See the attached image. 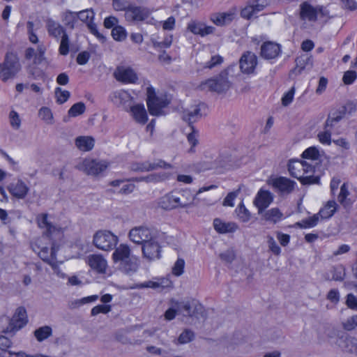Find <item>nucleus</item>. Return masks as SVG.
Here are the masks:
<instances>
[{
	"label": "nucleus",
	"mask_w": 357,
	"mask_h": 357,
	"mask_svg": "<svg viewBox=\"0 0 357 357\" xmlns=\"http://www.w3.org/2000/svg\"><path fill=\"white\" fill-rule=\"evenodd\" d=\"M130 241L137 244H144L153 238L150 230L144 227H139L132 229L129 232Z\"/></svg>",
	"instance_id": "nucleus-17"
},
{
	"label": "nucleus",
	"mask_w": 357,
	"mask_h": 357,
	"mask_svg": "<svg viewBox=\"0 0 357 357\" xmlns=\"http://www.w3.org/2000/svg\"><path fill=\"white\" fill-rule=\"evenodd\" d=\"M178 310L184 316L192 317L201 313L203 306L194 301L192 302L186 301L180 303Z\"/></svg>",
	"instance_id": "nucleus-21"
},
{
	"label": "nucleus",
	"mask_w": 357,
	"mask_h": 357,
	"mask_svg": "<svg viewBox=\"0 0 357 357\" xmlns=\"http://www.w3.org/2000/svg\"><path fill=\"white\" fill-rule=\"evenodd\" d=\"M107 167L102 161L86 159L83 161L82 168L89 175L96 176L102 173Z\"/></svg>",
	"instance_id": "nucleus-15"
},
{
	"label": "nucleus",
	"mask_w": 357,
	"mask_h": 357,
	"mask_svg": "<svg viewBox=\"0 0 357 357\" xmlns=\"http://www.w3.org/2000/svg\"><path fill=\"white\" fill-rule=\"evenodd\" d=\"M305 166L303 165V161L293 160L288 165V170L291 176L297 178L298 180L301 177L302 169Z\"/></svg>",
	"instance_id": "nucleus-33"
},
{
	"label": "nucleus",
	"mask_w": 357,
	"mask_h": 357,
	"mask_svg": "<svg viewBox=\"0 0 357 357\" xmlns=\"http://www.w3.org/2000/svg\"><path fill=\"white\" fill-rule=\"evenodd\" d=\"M112 254V259L114 263L119 262V269L128 275L135 273L139 268L138 259L131 255V250L128 245L120 244L115 248Z\"/></svg>",
	"instance_id": "nucleus-1"
},
{
	"label": "nucleus",
	"mask_w": 357,
	"mask_h": 357,
	"mask_svg": "<svg viewBox=\"0 0 357 357\" xmlns=\"http://www.w3.org/2000/svg\"><path fill=\"white\" fill-rule=\"evenodd\" d=\"M195 337V333L192 330L186 328L180 334L177 339V342L181 344H187L192 342Z\"/></svg>",
	"instance_id": "nucleus-38"
},
{
	"label": "nucleus",
	"mask_w": 357,
	"mask_h": 357,
	"mask_svg": "<svg viewBox=\"0 0 357 357\" xmlns=\"http://www.w3.org/2000/svg\"><path fill=\"white\" fill-rule=\"evenodd\" d=\"M295 93V87L292 86L289 91L285 93L282 98V105L284 107L289 105L293 100Z\"/></svg>",
	"instance_id": "nucleus-60"
},
{
	"label": "nucleus",
	"mask_w": 357,
	"mask_h": 357,
	"mask_svg": "<svg viewBox=\"0 0 357 357\" xmlns=\"http://www.w3.org/2000/svg\"><path fill=\"white\" fill-rule=\"evenodd\" d=\"M149 15V10L141 6H128L125 13V18L130 22L144 21L146 20Z\"/></svg>",
	"instance_id": "nucleus-10"
},
{
	"label": "nucleus",
	"mask_w": 357,
	"mask_h": 357,
	"mask_svg": "<svg viewBox=\"0 0 357 357\" xmlns=\"http://www.w3.org/2000/svg\"><path fill=\"white\" fill-rule=\"evenodd\" d=\"M192 132H190L188 136V141L191 144V147L189 150L190 152H194V147L198 144V131L195 129L193 126H191Z\"/></svg>",
	"instance_id": "nucleus-53"
},
{
	"label": "nucleus",
	"mask_w": 357,
	"mask_h": 357,
	"mask_svg": "<svg viewBox=\"0 0 357 357\" xmlns=\"http://www.w3.org/2000/svg\"><path fill=\"white\" fill-rule=\"evenodd\" d=\"M63 22L65 26L70 29H73L75 26V24L77 22V12H73L67 10L63 13Z\"/></svg>",
	"instance_id": "nucleus-35"
},
{
	"label": "nucleus",
	"mask_w": 357,
	"mask_h": 357,
	"mask_svg": "<svg viewBox=\"0 0 357 357\" xmlns=\"http://www.w3.org/2000/svg\"><path fill=\"white\" fill-rule=\"evenodd\" d=\"M88 264L90 267L98 273H105L107 268L106 260L99 255H92L88 257Z\"/></svg>",
	"instance_id": "nucleus-24"
},
{
	"label": "nucleus",
	"mask_w": 357,
	"mask_h": 357,
	"mask_svg": "<svg viewBox=\"0 0 357 357\" xmlns=\"http://www.w3.org/2000/svg\"><path fill=\"white\" fill-rule=\"evenodd\" d=\"M344 116L345 114H344V112H342V110L339 108L337 110L329 114L326 119V126H331V122L337 123L343 119Z\"/></svg>",
	"instance_id": "nucleus-48"
},
{
	"label": "nucleus",
	"mask_w": 357,
	"mask_h": 357,
	"mask_svg": "<svg viewBox=\"0 0 357 357\" xmlns=\"http://www.w3.org/2000/svg\"><path fill=\"white\" fill-rule=\"evenodd\" d=\"M349 192L348 191L347 185L343 183L340 188V192L338 195V202L343 205L344 207L347 206L349 203L348 200H347V197L349 195Z\"/></svg>",
	"instance_id": "nucleus-52"
},
{
	"label": "nucleus",
	"mask_w": 357,
	"mask_h": 357,
	"mask_svg": "<svg viewBox=\"0 0 357 357\" xmlns=\"http://www.w3.org/2000/svg\"><path fill=\"white\" fill-rule=\"evenodd\" d=\"M319 222V215L315 214L308 218L303 219L301 222H297V225L301 228H311L317 225Z\"/></svg>",
	"instance_id": "nucleus-42"
},
{
	"label": "nucleus",
	"mask_w": 357,
	"mask_h": 357,
	"mask_svg": "<svg viewBox=\"0 0 357 357\" xmlns=\"http://www.w3.org/2000/svg\"><path fill=\"white\" fill-rule=\"evenodd\" d=\"M283 217V213L279 210L278 208H272L263 214V218L266 221L271 222L273 223L278 222Z\"/></svg>",
	"instance_id": "nucleus-32"
},
{
	"label": "nucleus",
	"mask_w": 357,
	"mask_h": 357,
	"mask_svg": "<svg viewBox=\"0 0 357 357\" xmlns=\"http://www.w3.org/2000/svg\"><path fill=\"white\" fill-rule=\"evenodd\" d=\"M269 250L275 255H280L281 252V248L277 244L273 237L268 236L267 240Z\"/></svg>",
	"instance_id": "nucleus-63"
},
{
	"label": "nucleus",
	"mask_w": 357,
	"mask_h": 357,
	"mask_svg": "<svg viewBox=\"0 0 357 357\" xmlns=\"http://www.w3.org/2000/svg\"><path fill=\"white\" fill-rule=\"evenodd\" d=\"M13 331H14L12 327L10 319L6 316L0 317V333H7Z\"/></svg>",
	"instance_id": "nucleus-46"
},
{
	"label": "nucleus",
	"mask_w": 357,
	"mask_h": 357,
	"mask_svg": "<svg viewBox=\"0 0 357 357\" xmlns=\"http://www.w3.org/2000/svg\"><path fill=\"white\" fill-rule=\"evenodd\" d=\"M130 94L123 90L115 91L112 93V100L116 104H121L130 98Z\"/></svg>",
	"instance_id": "nucleus-43"
},
{
	"label": "nucleus",
	"mask_w": 357,
	"mask_h": 357,
	"mask_svg": "<svg viewBox=\"0 0 357 357\" xmlns=\"http://www.w3.org/2000/svg\"><path fill=\"white\" fill-rule=\"evenodd\" d=\"M241 191V188H238L235 191L229 192L226 197L224 199L223 201V205L224 206H234V201L236 198V197L238 195L239 192Z\"/></svg>",
	"instance_id": "nucleus-57"
},
{
	"label": "nucleus",
	"mask_w": 357,
	"mask_h": 357,
	"mask_svg": "<svg viewBox=\"0 0 357 357\" xmlns=\"http://www.w3.org/2000/svg\"><path fill=\"white\" fill-rule=\"evenodd\" d=\"M118 237L107 230L97 231L93 236L94 245L104 251H109L114 249L118 243Z\"/></svg>",
	"instance_id": "nucleus-5"
},
{
	"label": "nucleus",
	"mask_w": 357,
	"mask_h": 357,
	"mask_svg": "<svg viewBox=\"0 0 357 357\" xmlns=\"http://www.w3.org/2000/svg\"><path fill=\"white\" fill-rule=\"evenodd\" d=\"M357 78V73L355 70H347L344 73L342 81L344 84H352Z\"/></svg>",
	"instance_id": "nucleus-56"
},
{
	"label": "nucleus",
	"mask_w": 357,
	"mask_h": 357,
	"mask_svg": "<svg viewBox=\"0 0 357 357\" xmlns=\"http://www.w3.org/2000/svg\"><path fill=\"white\" fill-rule=\"evenodd\" d=\"M337 206V204L334 200H330L322 208L320 209L317 214L320 215L322 219L330 218L336 211Z\"/></svg>",
	"instance_id": "nucleus-31"
},
{
	"label": "nucleus",
	"mask_w": 357,
	"mask_h": 357,
	"mask_svg": "<svg viewBox=\"0 0 357 357\" xmlns=\"http://www.w3.org/2000/svg\"><path fill=\"white\" fill-rule=\"evenodd\" d=\"M143 256L149 261H153L160 258V246L154 238H151L142 247Z\"/></svg>",
	"instance_id": "nucleus-14"
},
{
	"label": "nucleus",
	"mask_w": 357,
	"mask_h": 357,
	"mask_svg": "<svg viewBox=\"0 0 357 357\" xmlns=\"http://www.w3.org/2000/svg\"><path fill=\"white\" fill-rule=\"evenodd\" d=\"M21 68L17 55L12 52H7L3 62L0 63V79L6 82L9 79L14 78Z\"/></svg>",
	"instance_id": "nucleus-2"
},
{
	"label": "nucleus",
	"mask_w": 357,
	"mask_h": 357,
	"mask_svg": "<svg viewBox=\"0 0 357 357\" xmlns=\"http://www.w3.org/2000/svg\"><path fill=\"white\" fill-rule=\"evenodd\" d=\"M273 188L280 195H289L291 193L296 185V183L284 176H279L272 180Z\"/></svg>",
	"instance_id": "nucleus-11"
},
{
	"label": "nucleus",
	"mask_w": 357,
	"mask_h": 357,
	"mask_svg": "<svg viewBox=\"0 0 357 357\" xmlns=\"http://www.w3.org/2000/svg\"><path fill=\"white\" fill-rule=\"evenodd\" d=\"M36 339L41 342L52 335V329L49 326H44L36 329L33 332Z\"/></svg>",
	"instance_id": "nucleus-34"
},
{
	"label": "nucleus",
	"mask_w": 357,
	"mask_h": 357,
	"mask_svg": "<svg viewBox=\"0 0 357 357\" xmlns=\"http://www.w3.org/2000/svg\"><path fill=\"white\" fill-rule=\"evenodd\" d=\"M184 266V259L178 258L172 268V273L176 276H180L183 273Z\"/></svg>",
	"instance_id": "nucleus-58"
},
{
	"label": "nucleus",
	"mask_w": 357,
	"mask_h": 357,
	"mask_svg": "<svg viewBox=\"0 0 357 357\" xmlns=\"http://www.w3.org/2000/svg\"><path fill=\"white\" fill-rule=\"evenodd\" d=\"M61 37V42L59 48V54L63 56H66L69 52V45L70 40L68 34L66 33L63 34Z\"/></svg>",
	"instance_id": "nucleus-44"
},
{
	"label": "nucleus",
	"mask_w": 357,
	"mask_h": 357,
	"mask_svg": "<svg viewBox=\"0 0 357 357\" xmlns=\"http://www.w3.org/2000/svg\"><path fill=\"white\" fill-rule=\"evenodd\" d=\"M47 216L48 215L47 213L39 214L36 217V222L40 228L45 229L44 234L50 236L56 230V227L48 221Z\"/></svg>",
	"instance_id": "nucleus-26"
},
{
	"label": "nucleus",
	"mask_w": 357,
	"mask_h": 357,
	"mask_svg": "<svg viewBox=\"0 0 357 357\" xmlns=\"http://www.w3.org/2000/svg\"><path fill=\"white\" fill-rule=\"evenodd\" d=\"M220 259L226 263L231 264L236 258V254L234 250L228 249L219 255Z\"/></svg>",
	"instance_id": "nucleus-55"
},
{
	"label": "nucleus",
	"mask_w": 357,
	"mask_h": 357,
	"mask_svg": "<svg viewBox=\"0 0 357 357\" xmlns=\"http://www.w3.org/2000/svg\"><path fill=\"white\" fill-rule=\"evenodd\" d=\"M165 179V174L160 175L156 174H152L150 175H148L146 176H141V177H135L132 178L130 181H136V182H140V181H144L146 183H155L160 181H162Z\"/></svg>",
	"instance_id": "nucleus-37"
},
{
	"label": "nucleus",
	"mask_w": 357,
	"mask_h": 357,
	"mask_svg": "<svg viewBox=\"0 0 357 357\" xmlns=\"http://www.w3.org/2000/svg\"><path fill=\"white\" fill-rule=\"evenodd\" d=\"M115 79L124 84H135L138 80L136 73L130 67L118 66L114 73Z\"/></svg>",
	"instance_id": "nucleus-12"
},
{
	"label": "nucleus",
	"mask_w": 357,
	"mask_h": 357,
	"mask_svg": "<svg viewBox=\"0 0 357 357\" xmlns=\"http://www.w3.org/2000/svg\"><path fill=\"white\" fill-rule=\"evenodd\" d=\"M75 143L80 151H89L94 146L95 139L90 136H79L75 139Z\"/></svg>",
	"instance_id": "nucleus-28"
},
{
	"label": "nucleus",
	"mask_w": 357,
	"mask_h": 357,
	"mask_svg": "<svg viewBox=\"0 0 357 357\" xmlns=\"http://www.w3.org/2000/svg\"><path fill=\"white\" fill-rule=\"evenodd\" d=\"M148 167H149V172L153 171L155 169H157L158 168H162V169H171L172 168V166L171 164L166 162L165 161L158 159L156 161L153 162H150L148 161Z\"/></svg>",
	"instance_id": "nucleus-49"
},
{
	"label": "nucleus",
	"mask_w": 357,
	"mask_h": 357,
	"mask_svg": "<svg viewBox=\"0 0 357 357\" xmlns=\"http://www.w3.org/2000/svg\"><path fill=\"white\" fill-rule=\"evenodd\" d=\"M338 337V345L342 349L348 353H357V338L349 336L343 333L337 334Z\"/></svg>",
	"instance_id": "nucleus-16"
},
{
	"label": "nucleus",
	"mask_w": 357,
	"mask_h": 357,
	"mask_svg": "<svg viewBox=\"0 0 357 357\" xmlns=\"http://www.w3.org/2000/svg\"><path fill=\"white\" fill-rule=\"evenodd\" d=\"M86 109L84 103L79 102L74 104L68 110V114L69 116L75 117L82 114Z\"/></svg>",
	"instance_id": "nucleus-40"
},
{
	"label": "nucleus",
	"mask_w": 357,
	"mask_h": 357,
	"mask_svg": "<svg viewBox=\"0 0 357 357\" xmlns=\"http://www.w3.org/2000/svg\"><path fill=\"white\" fill-rule=\"evenodd\" d=\"M57 250L58 248L54 245H52L50 249L47 247H43L39 252L38 256L43 261L50 264L51 262L56 261Z\"/></svg>",
	"instance_id": "nucleus-30"
},
{
	"label": "nucleus",
	"mask_w": 357,
	"mask_h": 357,
	"mask_svg": "<svg viewBox=\"0 0 357 357\" xmlns=\"http://www.w3.org/2000/svg\"><path fill=\"white\" fill-rule=\"evenodd\" d=\"M268 4V0H254L250 5L257 15L259 12L263 10Z\"/></svg>",
	"instance_id": "nucleus-62"
},
{
	"label": "nucleus",
	"mask_w": 357,
	"mask_h": 357,
	"mask_svg": "<svg viewBox=\"0 0 357 357\" xmlns=\"http://www.w3.org/2000/svg\"><path fill=\"white\" fill-rule=\"evenodd\" d=\"M213 227L220 234L234 232L237 229V225L234 222H224L219 218L213 220Z\"/></svg>",
	"instance_id": "nucleus-29"
},
{
	"label": "nucleus",
	"mask_w": 357,
	"mask_h": 357,
	"mask_svg": "<svg viewBox=\"0 0 357 357\" xmlns=\"http://www.w3.org/2000/svg\"><path fill=\"white\" fill-rule=\"evenodd\" d=\"M8 190L13 197L17 199H24L29 188L22 180L19 179L16 183H11Z\"/></svg>",
	"instance_id": "nucleus-22"
},
{
	"label": "nucleus",
	"mask_w": 357,
	"mask_h": 357,
	"mask_svg": "<svg viewBox=\"0 0 357 357\" xmlns=\"http://www.w3.org/2000/svg\"><path fill=\"white\" fill-rule=\"evenodd\" d=\"M302 158L316 160L319 158L320 154L319 149L315 146H311L305 149L302 155Z\"/></svg>",
	"instance_id": "nucleus-41"
},
{
	"label": "nucleus",
	"mask_w": 357,
	"mask_h": 357,
	"mask_svg": "<svg viewBox=\"0 0 357 357\" xmlns=\"http://www.w3.org/2000/svg\"><path fill=\"white\" fill-rule=\"evenodd\" d=\"M342 327L347 331L354 330L357 327V315H353L347 318V320L342 323Z\"/></svg>",
	"instance_id": "nucleus-54"
},
{
	"label": "nucleus",
	"mask_w": 357,
	"mask_h": 357,
	"mask_svg": "<svg viewBox=\"0 0 357 357\" xmlns=\"http://www.w3.org/2000/svg\"><path fill=\"white\" fill-rule=\"evenodd\" d=\"M34 24L31 21H28L26 23L27 33L29 35V40L32 43H37L38 42V37L33 31Z\"/></svg>",
	"instance_id": "nucleus-64"
},
{
	"label": "nucleus",
	"mask_w": 357,
	"mask_h": 357,
	"mask_svg": "<svg viewBox=\"0 0 357 357\" xmlns=\"http://www.w3.org/2000/svg\"><path fill=\"white\" fill-rule=\"evenodd\" d=\"M282 53V47L280 44L266 41L263 43L260 48V55L266 60H272L278 58Z\"/></svg>",
	"instance_id": "nucleus-13"
},
{
	"label": "nucleus",
	"mask_w": 357,
	"mask_h": 357,
	"mask_svg": "<svg viewBox=\"0 0 357 357\" xmlns=\"http://www.w3.org/2000/svg\"><path fill=\"white\" fill-rule=\"evenodd\" d=\"M55 96L57 103L63 104L68 100L70 93L68 91L62 90L60 87H57L55 89Z\"/></svg>",
	"instance_id": "nucleus-50"
},
{
	"label": "nucleus",
	"mask_w": 357,
	"mask_h": 357,
	"mask_svg": "<svg viewBox=\"0 0 357 357\" xmlns=\"http://www.w3.org/2000/svg\"><path fill=\"white\" fill-rule=\"evenodd\" d=\"M207 106L203 102H199L197 105H192L190 107L184 109L182 113V119L187 122L190 127L192 124L199 121L203 116L206 115Z\"/></svg>",
	"instance_id": "nucleus-7"
},
{
	"label": "nucleus",
	"mask_w": 357,
	"mask_h": 357,
	"mask_svg": "<svg viewBox=\"0 0 357 357\" xmlns=\"http://www.w3.org/2000/svg\"><path fill=\"white\" fill-rule=\"evenodd\" d=\"M234 18V13L232 12L215 13L213 14L211 17V21L217 26L229 24Z\"/></svg>",
	"instance_id": "nucleus-25"
},
{
	"label": "nucleus",
	"mask_w": 357,
	"mask_h": 357,
	"mask_svg": "<svg viewBox=\"0 0 357 357\" xmlns=\"http://www.w3.org/2000/svg\"><path fill=\"white\" fill-rule=\"evenodd\" d=\"M273 195L268 190H259L254 204L258 208L259 213H261L273 202Z\"/></svg>",
	"instance_id": "nucleus-18"
},
{
	"label": "nucleus",
	"mask_w": 357,
	"mask_h": 357,
	"mask_svg": "<svg viewBox=\"0 0 357 357\" xmlns=\"http://www.w3.org/2000/svg\"><path fill=\"white\" fill-rule=\"evenodd\" d=\"M199 87L202 90L208 89L210 91L220 93L225 92L229 89L230 82L228 80L227 74L221 73L215 77L202 82Z\"/></svg>",
	"instance_id": "nucleus-6"
},
{
	"label": "nucleus",
	"mask_w": 357,
	"mask_h": 357,
	"mask_svg": "<svg viewBox=\"0 0 357 357\" xmlns=\"http://www.w3.org/2000/svg\"><path fill=\"white\" fill-rule=\"evenodd\" d=\"M299 17L303 21L314 22L317 20L316 8L313 7L307 1H304L300 5Z\"/></svg>",
	"instance_id": "nucleus-19"
},
{
	"label": "nucleus",
	"mask_w": 357,
	"mask_h": 357,
	"mask_svg": "<svg viewBox=\"0 0 357 357\" xmlns=\"http://www.w3.org/2000/svg\"><path fill=\"white\" fill-rule=\"evenodd\" d=\"M331 130L327 129L320 132L317 135L319 142L323 144L330 145L331 143Z\"/></svg>",
	"instance_id": "nucleus-61"
},
{
	"label": "nucleus",
	"mask_w": 357,
	"mask_h": 357,
	"mask_svg": "<svg viewBox=\"0 0 357 357\" xmlns=\"http://www.w3.org/2000/svg\"><path fill=\"white\" fill-rule=\"evenodd\" d=\"M185 194H189V190L183 192H170L161 197L158 200V206L166 210L171 211L176 208H185L190 206L189 200H184Z\"/></svg>",
	"instance_id": "nucleus-3"
},
{
	"label": "nucleus",
	"mask_w": 357,
	"mask_h": 357,
	"mask_svg": "<svg viewBox=\"0 0 357 357\" xmlns=\"http://www.w3.org/2000/svg\"><path fill=\"white\" fill-rule=\"evenodd\" d=\"M38 115L47 124H53V114L50 108L47 107H41L39 110Z\"/></svg>",
	"instance_id": "nucleus-39"
},
{
	"label": "nucleus",
	"mask_w": 357,
	"mask_h": 357,
	"mask_svg": "<svg viewBox=\"0 0 357 357\" xmlns=\"http://www.w3.org/2000/svg\"><path fill=\"white\" fill-rule=\"evenodd\" d=\"M332 274L331 280L335 281H343L346 276V270L342 264H337L331 268L330 271Z\"/></svg>",
	"instance_id": "nucleus-36"
},
{
	"label": "nucleus",
	"mask_w": 357,
	"mask_h": 357,
	"mask_svg": "<svg viewBox=\"0 0 357 357\" xmlns=\"http://www.w3.org/2000/svg\"><path fill=\"white\" fill-rule=\"evenodd\" d=\"M146 93V104L149 114L153 116L162 115V109L169 105V101L165 98L157 96L152 86L147 88Z\"/></svg>",
	"instance_id": "nucleus-4"
},
{
	"label": "nucleus",
	"mask_w": 357,
	"mask_h": 357,
	"mask_svg": "<svg viewBox=\"0 0 357 357\" xmlns=\"http://www.w3.org/2000/svg\"><path fill=\"white\" fill-rule=\"evenodd\" d=\"M303 185H311L319 183V176H314V173L302 174L301 177L298 179Z\"/></svg>",
	"instance_id": "nucleus-47"
},
{
	"label": "nucleus",
	"mask_w": 357,
	"mask_h": 357,
	"mask_svg": "<svg viewBox=\"0 0 357 357\" xmlns=\"http://www.w3.org/2000/svg\"><path fill=\"white\" fill-rule=\"evenodd\" d=\"M46 28L49 36L56 40H59L60 36L66 33L63 26L51 18L47 20Z\"/></svg>",
	"instance_id": "nucleus-23"
},
{
	"label": "nucleus",
	"mask_w": 357,
	"mask_h": 357,
	"mask_svg": "<svg viewBox=\"0 0 357 357\" xmlns=\"http://www.w3.org/2000/svg\"><path fill=\"white\" fill-rule=\"evenodd\" d=\"M130 111L135 120L142 124L148 121L147 113L143 104H137L130 107Z\"/></svg>",
	"instance_id": "nucleus-27"
},
{
	"label": "nucleus",
	"mask_w": 357,
	"mask_h": 357,
	"mask_svg": "<svg viewBox=\"0 0 357 357\" xmlns=\"http://www.w3.org/2000/svg\"><path fill=\"white\" fill-rule=\"evenodd\" d=\"M112 307L109 305H98L91 309V314L92 316H96L100 313L107 314L110 312Z\"/></svg>",
	"instance_id": "nucleus-59"
},
{
	"label": "nucleus",
	"mask_w": 357,
	"mask_h": 357,
	"mask_svg": "<svg viewBox=\"0 0 357 357\" xmlns=\"http://www.w3.org/2000/svg\"><path fill=\"white\" fill-rule=\"evenodd\" d=\"M112 36L115 40L122 41L126 38L127 33L121 26H115L112 30Z\"/></svg>",
	"instance_id": "nucleus-45"
},
{
	"label": "nucleus",
	"mask_w": 357,
	"mask_h": 357,
	"mask_svg": "<svg viewBox=\"0 0 357 357\" xmlns=\"http://www.w3.org/2000/svg\"><path fill=\"white\" fill-rule=\"evenodd\" d=\"M239 219L243 222H248L250 219V213L243 203H241L236 209Z\"/></svg>",
	"instance_id": "nucleus-51"
},
{
	"label": "nucleus",
	"mask_w": 357,
	"mask_h": 357,
	"mask_svg": "<svg viewBox=\"0 0 357 357\" xmlns=\"http://www.w3.org/2000/svg\"><path fill=\"white\" fill-rule=\"evenodd\" d=\"M10 321L13 331L24 327L28 322L26 309L24 307H17Z\"/></svg>",
	"instance_id": "nucleus-20"
},
{
	"label": "nucleus",
	"mask_w": 357,
	"mask_h": 357,
	"mask_svg": "<svg viewBox=\"0 0 357 357\" xmlns=\"http://www.w3.org/2000/svg\"><path fill=\"white\" fill-rule=\"evenodd\" d=\"M77 20H79L82 22L86 24L88 29L90 32L96 36L102 42L105 40V37L99 33L96 24L93 22L95 16V13L92 9H86L79 12H77Z\"/></svg>",
	"instance_id": "nucleus-8"
},
{
	"label": "nucleus",
	"mask_w": 357,
	"mask_h": 357,
	"mask_svg": "<svg viewBox=\"0 0 357 357\" xmlns=\"http://www.w3.org/2000/svg\"><path fill=\"white\" fill-rule=\"evenodd\" d=\"M239 65L243 73L248 75L253 74L257 65V56L255 53L247 51L241 56Z\"/></svg>",
	"instance_id": "nucleus-9"
}]
</instances>
